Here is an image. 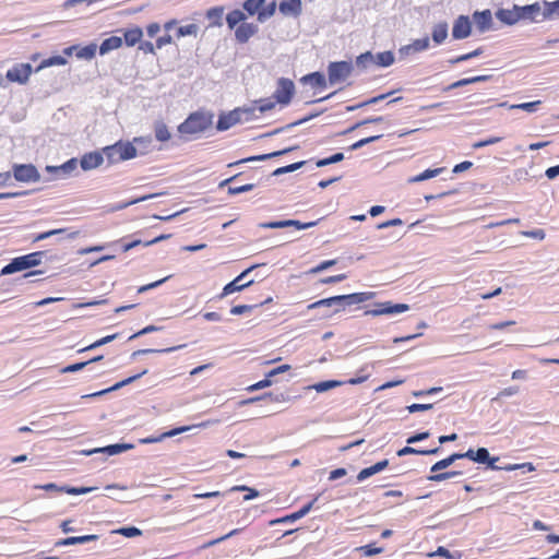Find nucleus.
<instances>
[{"label": "nucleus", "instance_id": "1", "mask_svg": "<svg viewBox=\"0 0 559 559\" xmlns=\"http://www.w3.org/2000/svg\"><path fill=\"white\" fill-rule=\"evenodd\" d=\"M213 123L212 115L205 112H192L178 126V132L183 136H194L206 131Z\"/></svg>", "mask_w": 559, "mask_h": 559}, {"label": "nucleus", "instance_id": "2", "mask_svg": "<svg viewBox=\"0 0 559 559\" xmlns=\"http://www.w3.org/2000/svg\"><path fill=\"white\" fill-rule=\"evenodd\" d=\"M103 152L111 164L128 160L136 156V148L130 142L119 141L112 145L104 147Z\"/></svg>", "mask_w": 559, "mask_h": 559}, {"label": "nucleus", "instance_id": "3", "mask_svg": "<svg viewBox=\"0 0 559 559\" xmlns=\"http://www.w3.org/2000/svg\"><path fill=\"white\" fill-rule=\"evenodd\" d=\"M41 254L43 252H33L23 257L15 258L1 270L0 275L12 274L36 266L40 263Z\"/></svg>", "mask_w": 559, "mask_h": 559}, {"label": "nucleus", "instance_id": "4", "mask_svg": "<svg viewBox=\"0 0 559 559\" xmlns=\"http://www.w3.org/2000/svg\"><path fill=\"white\" fill-rule=\"evenodd\" d=\"M353 71V64L348 61L331 62L328 67V75L330 84H336L345 81Z\"/></svg>", "mask_w": 559, "mask_h": 559}, {"label": "nucleus", "instance_id": "5", "mask_svg": "<svg viewBox=\"0 0 559 559\" xmlns=\"http://www.w3.org/2000/svg\"><path fill=\"white\" fill-rule=\"evenodd\" d=\"M295 93V85L290 79L281 78L277 81V87L273 94V98L277 104L287 106Z\"/></svg>", "mask_w": 559, "mask_h": 559}, {"label": "nucleus", "instance_id": "6", "mask_svg": "<svg viewBox=\"0 0 559 559\" xmlns=\"http://www.w3.org/2000/svg\"><path fill=\"white\" fill-rule=\"evenodd\" d=\"M12 174L15 180L21 182H36L40 175L33 164H14Z\"/></svg>", "mask_w": 559, "mask_h": 559}, {"label": "nucleus", "instance_id": "7", "mask_svg": "<svg viewBox=\"0 0 559 559\" xmlns=\"http://www.w3.org/2000/svg\"><path fill=\"white\" fill-rule=\"evenodd\" d=\"M32 74V67L28 63H21L14 66L7 72V79L11 82L24 84L28 81Z\"/></svg>", "mask_w": 559, "mask_h": 559}, {"label": "nucleus", "instance_id": "8", "mask_svg": "<svg viewBox=\"0 0 559 559\" xmlns=\"http://www.w3.org/2000/svg\"><path fill=\"white\" fill-rule=\"evenodd\" d=\"M368 378H369L368 374H364V376H359L357 378H350L347 381H336V380L322 381V382L314 384L313 389L317 392H324V391H328L330 389H333V388H336V386H340L343 384H350V385L359 384V383L367 381Z\"/></svg>", "mask_w": 559, "mask_h": 559}, {"label": "nucleus", "instance_id": "9", "mask_svg": "<svg viewBox=\"0 0 559 559\" xmlns=\"http://www.w3.org/2000/svg\"><path fill=\"white\" fill-rule=\"evenodd\" d=\"M253 269V266L245 270L241 274H239L235 280L226 284L223 288V292L219 294V298H224L227 295H230L236 292H240L243 288L248 287L252 281H249L247 283H240L242 278Z\"/></svg>", "mask_w": 559, "mask_h": 559}, {"label": "nucleus", "instance_id": "10", "mask_svg": "<svg viewBox=\"0 0 559 559\" xmlns=\"http://www.w3.org/2000/svg\"><path fill=\"white\" fill-rule=\"evenodd\" d=\"M406 304H392L391 301L380 302L376 305V309L371 310L370 313L373 316L382 314H394L401 313L408 310Z\"/></svg>", "mask_w": 559, "mask_h": 559}, {"label": "nucleus", "instance_id": "11", "mask_svg": "<svg viewBox=\"0 0 559 559\" xmlns=\"http://www.w3.org/2000/svg\"><path fill=\"white\" fill-rule=\"evenodd\" d=\"M318 221L311 222H300L297 219H286V221H274L269 223L261 224L264 228H284V227H295L296 229H305L317 225Z\"/></svg>", "mask_w": 559, "mask_h": 559}, {"label": "nucleus", "instance_id": "12", "mask_svg": "<svg viewBox=\"0 0 559 559\" xmlns=\"http://www.w3.org/2000/svg\"><path fill=\"white\" fill-rule=\"evenodd\" d=\"M472 24L466 15H460L453 25L452 36L454 39H463L471 35Z\"/></svg>", "mask_w": 559, "mask_h": 559}, {"label": "nucleus", "instance_id": "13", "mask_svg": "<svg viewBox=\"0 0 559 559\" xmlns=\"http://www.w3.org/2000/svg\"><path fill=\"white\" fill-rule=\"evenodd\" d=\"M241 115L242 111L240 109H235L226 115L219 116L216 128L221 131L228 130L241 121Z\"/></svg>", "mask_w": 559, "mask_h": 559}, {"label": "nucleus", "instance_id": "14", "mask_svg": "<svg viewBox=\"0 0 559 559\" xmlns=\"http://www.w3.org/2000/svg\"><path fill=\"white\" fill-rule=\"evenodd\" d=\"M258 33V25L254 23H241L235 29V38L238 43H247L253 35Z\"/></svg>", "mask_w": 559, "mask_h": 559}, {"label": "nucleus", "instance_id": "15", "mask_svg": "<svg viewBox=\"0 0 559 559\" xmlns=\"http://www.w3.org/2000/svg\"><path fill=\"white\" fill-rule=\"evenodd\" d=\"M280 12L285 16L298 17L302 12L301 0H284L278 5Z\"/></svg>", "mask_w": 559, "mask_h": 559}, {"label": "nucleus", "instance_id": "16", "mask_svg": "<svg viewBox=\"0 0 559 559\" xmlns=\"http://www.w3.org/2000/svg\"><path fill=\"white\" fill-rule=\"evenodd\" d=\"M312 504H313V502H309L308 504L304 506L301 509H299L296 512H293L290 514H287L285 516H282V518L275 519V520H271L269 522V525L272 526V525L281 524V523L295 522V521L304 518L311 510Z\"/></svg>", "mask_w": 559, "mask_h": 559}, {"label": "nucleus", "instance_id": "17", "mask_svg": "<svg viewBox=\"0 0 559 559\" xmlns=\"http://www.w3.org/2000/svg\"><path fill=\"white\" fill-rule=\"evenodd\" d=\"M103 162L104 157L100 153L91 152L82 156L80 164L84 170H91L99 167L103 164Z\"/></svg>", "mask_w": 559, "mask_h": 559}, {"label": "nucleus", "instance_id": "18", "mask_svg": "<svg viewBox=\"0 0 559 559\" xmlns=\"http://www.w3.org/2000/svg\"><path fill=\"white\" fill-rule=\"evenodd\" d=\"M239 177V175H235L224 181H222L219 183V187L223 188L225 186H228V194H238V193H241V192H247V191H250L254 188V185L253 183H246V185H233L237 178Z\"/></svg>", "mask_w": 559, "mask_h": 559}, {"label": "nucleus", "instance_id": "19", "mask_svg": "<svg viewBox=\"0 0 559 559\" xmlns=\"http://www.w3.org/2000/svg\"><path fill=\"white\" fill-rule=\"evenodd\" d=\"M388 465H389V461L382 460L369 467L362 468L357 475V480L362 481V480L371 477L372 475H374L379 472H382L383 469H385L388 467Z\"/></svg>", "mask_w": 559, "mask_h": 559}, {"label": "nucleus", "instance_id": "20", "mask_svg": "<svg viewBox=\"0 0 559 559\" xmlns=\"http://www.w3.org/2000/svg\"><path fill=\"white\" fill-rule=\"evenodd\" d=\"M123 40L128 47H133L139 44L143 37V31L139 26L127 28L122 32Z\"/></svg>", "mask_w": 559, "mask_h": 559}, {"label": "nucleus", "instance_id": "21", "mask_svg": "<svg viewBox=\"0 0 559 559\" xmlns=\"http://www.w3.org/2000/svg\"><path fill=\"white\" fill-rule=\"evenodd\" d=\"M302 83H308L311 87L317 90H324L326 87L325 76L321 72H312L301 78Z\"/></svg>", "mask_w": 559, "mask_h": 559}, {"label": "nucleus", "instance_id": "22", "mask_svg": "<svg viewBox=\"0 0 559 559\" xmlns=\"http://www.w3.org/2000/svg\"><path fill=\"white\" fill-rule=\"evenodd\" d=\"M474 21L476 23L477 28L480 32H485L490 28L492 24V16L489 10H485L483 12H476L474 14Z\"/></svg>", "mask_w": 559, "mask_h": 559}, {"label": "nucleus", "instance_id": "23", "mask_svg": "<svg viewBox=\"0 0 559 559\" xmlns=\"http://www.w3.org/2000/svg\"><path fill=\"white\" fill-rule=\"evenodd\" d=\"M373 296V293H354L349 295L337 296L340 304L346 301L348 305L361 304L369 300Z\"/></svg>", "mask_w": 559, "mask_h": 559}, {"label": "nucleus", "instance_id": "24", "mask_svg": "<svg viewBox=\"0 0 559 559\" xmlns=\"http://www.w3.org/2000/svg\"><path fill=\"white\" fill-rule=\"evenodd\" d=\"M122 46V38L118 36H111L103 40L99 46V53L106 55L111 50L119 49Z\"/></svg>", "mask_w": 559, "mask_h": 559}, {"label": "nucleus", "instance_id": "25", "mask_svg": "<svg viewBox=\"0 0 559 559\" xmlns=\"http://www.w3.org/2000/svg\"><path fill=\"white\" fill-rule=\"evenodd\" d=\"M520 15L522 20L537 21V15L540 13V5L533 3L524 7H519Z\"/></svg>", "mask_w": 559, "mask_h": 559}, {"label": "nucleus", "instance_id": "26", "mask_svg": "<svg viewBox=\"0 0 559 559\" xmlns=\"http://www.w3.org/2000/svg\"><path fill=\"white\" fill-rule=\"evenodd\" d=\"M498 17L500 21L512 25L519 22L521 19L519 7H514L513 10H501L498 13Z\"/></svg>", "mask_w": 559, "mask_h": 559}, {"label": "nucleus", "instance_id": "27", "mask_svg": "<svg viewBox=\"0 0 559 559\" xmlns=\"http://www.w3.org/2000/svg\"><path fill=\"white\" fill-rule=\"evenodd\" d=\"M98 538L97 535H83V536H71L63 538L59 542H57V546H71L75 544H84L88 542L96 540Z\"/></svg>", "mask_w": 559, "mask_h": 559}, {"label": "nucleus", "instance_id": "28", "mask_svg": "<svg viewBox=\"0 0 559 559\" xmlns=\"http://www.w3.org/2000/svg\"><path fill=\"white\" fill-rule=\"evenodd\" d=\"M293 150H294V147H288V148H284V150L276 151V152H272V153H269V154H263V155H259V156H251V157H248V158H243V159H241L239 162L231 163L228 166L231 167V166L240 164V163L252 162V160H266V159H270V158H273V157L286 154V153H288V152H290Z\"/></svg>", "mask_w": 559, "mask_h": 559}, {"label": "nucleus", "instance_id": "29", "mask_svg": "<svg viewBox=\"0 0 559 559\" xmlns=\"http://www.w3.org/2000/svg\"><path fill=\"white\" fill-rule=\"evenodd\" d=\"M246 14L241 10H233L226 15V23L230 29L235 28L238 24L245 23Z\"/></svg>", "mask_w": 559, "mask_h": 559}, {"label": "nucleus", "instance_id": "30", "mask_svg": "<svg viewBox=\"0 0 559 559\" xmlns=\"http://www.w3.org/2000/svg\"><path fill=\"white\" fill-rule=\"evenodd\" d=\"M76 166H78L76 159L71 158L70 160L63 163L61 166H47L46 170L48 173H55V174H59V173L68 174V173H72L73 170H75Z\"/></svg>", "mask_w": 559, "mask_h": 559}, {"label": "nucleus", "instance_id": "31", "mask_svg": "<svg viewBox=\"0 0 559 559\" xmlns=\"http://www.w3.org/2000/svg\"><path fill=\"white\" fill-rule=\"evenodd\" d=\"M488 78H489L488 75H478V76H473V78L461 79V80L448 85L447 87H444L443 91L448 92L450 90L465 86V85H468L472 83L483 82V81L488 80Z\"/></svg>", "mask_w": 559, "mask_h": 559}, {"label": "nucleus", "instance_id": "32", "mask_svg": "<svg viewBox=\"0 0 559 559\" xmlns=\"http://www.w3.org/2000/svg\"><path fill=\"white\" fill-rule=\"evenodd\" d=\"M460 459H462V455H460V453H453V454L449 455L448 457L436 462L431 466L430 472L435 473V472L444 469V468L449 467L451 464H453L456 460H460Z\"/></svg>", "mask_w": 559, "mask_h": 559}, {"label": "nucleus", "instance_id": "33", "mask_svg": "<svg viewBox=\"0 0 559 559\" xmlns=\"http://www.w3.org/2000/svg\"><path fill=\"white\" fill-rule=\"evenodd\" d=\"M445 170L444 167H439L435 169H426L423 173L416 175L415 177L409 179V182H420L424 180H428L430 178L437 177Z\"/></svg>", "mask_w": 559, "mask_h": 559}, {"label": "nucleus", "instance_id": "34", "mask_svg": "<svg viewBox=\"0 0 559 559\" xmlns=\"http://www.w3.org/2000/svg\"><path fill=\"white\" fill-rule=\"evenodd\" d=\"M448 37L447 23H439L432 29V39L437 45L442 44Z\"/></svg>", "mask_w": 559, "mask_h": 559}, {"label": "nucleus", "instance_id": "35", "mask_svg": "<svg viewBox=\"0 0 559 559\" xmlns=\"http://www.w3.org/2000/svg\"><path fill=\"white\" fill-rule=\"evenodd\" d=\"M439 451V448L430 449V450H418L412 447H404L403 449H400L397 451L399 456H404L407 454H419V455H432L437 454Z\"/></svg>", "mask_w": 559, "mask_h": 559}, {"label": "nucleus", "instance_id": "36", "mask_svg": "<svg viewBox=\"0 0 559 559\" xmlns=\"http://www.w3.org/2000/svg\"><path fill=\"white\" fill-rule=\"evenodd\" d=\"M356 64L361 69H368L371 66H376V55H372L369 51L361 53L357 57Z\"/></svg>", "mask_w": 559, "mask_h": 559}, {"label": "nucleus", "instance_id": "37", "mask_svg": "<svg viewBox=\"0 0 559 559\" xmlns=\"http://www.w3.org/2000/svg\"><path fill=\"white\" fill-rule=\"evenodd\" d=\"M265 0H246L242 4L243 10L247 11L250 15H254L255 13L259 15V12L262 10Z\"/></svg>", "mask_w": 559, "mask_h": 559}, {"label": "nucleus", "instance_id": "38", "mask_svg": "<svg viewBox=\"0 0 559 559\" xmlns=\"http://www.w3.org/2000/svg\"><path fill=\"white\" fill-rule=\"evenodd\" d=\"M155 138L159 142H166L171 138L168 127L164 122H157L154 128Z\"/></svg>", "mask_w": 559, "mask_h": 559}, {"label": "nucleus", "instance_id": "39", "mask_svg": "<svg viewBox=\"0 0 559 559\" xmlns=\"http://www.w3.org/2000/svg\"><path fill=\"white\" fill-rule=\"evenodd\" d=\"M97 50L96 44H90L85 47L78 48L76 57L79 59L91 60L95 57Z\"/></svg>", "mask_w": 559, "mask_h": 559}, {"label": "nucleus", "instance_id": "40", "mask_svg": "<svg viewBox=\"0 0 559 559\" xmlns=\"http://www.w3.org/2000/svg\"><path fill=\"white\" fill-rule=\"evenodd\" d=\"M497 460H498L497 457L490 459L489 452L485 448H479L475 452L474 461L477 463H483V464L488 463L491 467H495L493 464Z\"/></svg>", "mask_w": 559, "mask_h": 559}, {"label": "nucleus", "instance_id": "41", "mask_svg": "<svg viewBox=\"0 0 559 559\" xmlns=\"http://www.w3.org/2000/svg\"><path fill=\"white\" fill-rule=\"evenodd\" d=\"M394 55L391 51H382L376 55V66L390 67L394 62Z\"/></svg>", "mask_w": 559, "mask_h": 559}, {"label": "nucleus", "instance_id": "42", "mask_svg": "<svg viewBox=\"0 0 559 559\" xmlns=\"http://www.w3.org/2000/svg\"><path fill=\"white\" fill-rule=\"evenodd\" d=\"M67 63V59L62 56H52L47 59H44L37 70L45 69L52 66H64Z\"/></svg>", "mask_w": 559, "mask_h": 559}, {"label": "nucleus", "instance_id": "43", "mask_svg": "<svg viewBox=\"0 0 559 559\" xmlns=\"http://www.w3.org/2000/svg\"><path fill=\"white\" fill-rule=\"evenodd\" d=\"M554 15H559V0L554 2H545L543 20L551 19Z\"/></svg>", "mask_w": 559, "mask_h": 559}, {"label": "nucleus", "instance_id": "44", "mask_svg": "<svg viewBox=\"0 0 559 559\" xmlns=\"http://www.w3.org/2000/svg\"><path fill=\"white\" fill-rule=\"evenodd\" d=\"M355 550L362 554L364 556H367V557L379 555V554L383 552V548L377 547L374 544L359 546Z\"/></svg>", "mask_w": 559, "mask_h": 559}, {"label": "nucleus", "instance_id": "45", "mask_svg": "<svg viewBox=\"0 0 559 559\" xmlns=\"http://www.w3.org/2000/svg\"><path fill=\"white\" fill-rule=\"evenodd\" d=\"M230 491H246L247 493L243 497V500L245 501H249V500H252L257 497H259V491L254 488H250L246 485H237V486H234Z\"/></svg>", "mask_w": 559, "mask_h": 559}, {"label": "nucleus", "instance_id": "46", "mask_svg": "<svg viewBox=\"0 0 559 559\" xmlns=\"http://www.w3.org/2000/svg\"><path fill=\"white\" fill-rule=\"evenodd\" d=\"M340 304V298L337 296L324 298L318 301H314L308 306V309H317L320 307H331L333 305Z\"/></svg>", "mask_w": 559, "mask_h": 559}, {"label": "nucleus", "instance_id": "47", "mask_svg": "<svg viewBox=\"0 0 559 559\" xmlns=\"http://www.w3.org/2000/svg\"><path fill=\"white\" fill-rule=\"evenodd\" d=\"M462 473L459 472V471H451V472H443V473H439V474H431V475L428 476V480L435 481V483H440V481H443L445 479H450L452 477L459 476Z\"/></svg>", "mask_w": 559, "mask_h": 559}, {"label": "nucleus", "instance_id": "48", "mask_svg": "<svg viewBox=\"0 0 559 559\" xmlns=\"http://www.w3.org/2000/svg\"><path fill=\"white\" fill-rule=\"evenodd\" d=\"M199 31V27L197 24H188L180 26L177 31L178 37H185V36H197Z\"/></svg>", "mask_w": 559, "mask_h": 559}, {"label": "nucleus", "instance_id": "49", "mask_svg": "<svg viewBox=\"0 0 559 559\" xmlns=\"http://www.w3.org/2000/svg\"><path fill=\"white\" fill-rule=\"evenodd\" d=\"M112 533L122 535L128 538L140 536L142 534L141 530L135 526L120 527L115 530Z\"/></svg>", "mask_w": 559, "mask_h": 559}, {"label": "nucleus", "instance_id": "50", "mask_svg": "<svg viewBox=\"0 0 559 559\" xmlns=\"http://www.w3.org/2000/svg\"><path fill=\"white\" fill-rule=\"evenodd\" d=\"M103 359V356H97L88 361H83V362H76V364H73V365H69L67 367H64L62 369V372H76L79 370H82L86 365L91 364V362H94V361H98Z\"/></svg>", "mask_w": 559, "mask_h": 559}, {"label": "nucleus", "instance_id": "51", "mask_svg": "<svg viewBox=\"0 0 559 559\" xmlns=\"http://www.w3.org/2000/svg\"><path fill=\"white\" fill-rule=\"evenodd\" d=\"M275 10H276V2L275 1H272L266 7L263 5L262 10L259 12V21L263 22L266 19L273 16L274 13H275Z\"/></svg>", "mask_w": 559, "mask_h": 559}, {"label": "nucleus", "instance_id": "52", "mask_svg": "<svg viewBox=\"0 0 559 559\" xmlns=\"http://www.w3.org/2000/svg\"><path fill=\"white\" fill-rule=\"evenodd\" d=\"M540 105V100L530 102V103H521V104H513L510 105V109H522L528 112H533L537 109V107Z\"/></svg>", "mask_w": 559, "mask_h": 559}, {"label": "nucleus", "instance_id": "53", "mask_svg": "<svg viewBox=\"0 0 559 559\" xmlns=\"http://www.w3.org/2000/svg\"><path fill=\"white\" fill-rule=\"evenodd\" d=\"M344 159V154L343 153H335L333 154L332 156L330 157H326V158H322V159H319L316 165L318 167H324V166H328L330 164H334V163H338V162H342Z\"/></svg>", "mask_w": 559, "mask_h": 559}, {"label": "nucleus", "instance_id": "54", "mask_svg": "<svg viewBox=\"0 0 559 559\" xmlns=\"http://www.w3.org/2000/svg\"><path fill=\"white\" fill-rule=\"evenodd\" d=\"M481 53V49L480 48H477L468 53H464V55H461V56H457L453 59H450L449 62L451 64H455V63H460V62H463V61H466V60H469L472 58H475L477 56H479Z\"/></svg>", "mask_w": 559, "mask_h": 559}, {"label": "nucleus", "instance_id": "55", "mask_svg": "<svg viewBox=\"0 0 559 559\" xmlns=\"http://www.w3.org/2000/svg\"><path fill=\"white\" fill-rule=\"evenodd\" d=\"M258 104V109L260 112H266L274 109L276 100L271 98H264L255 102Z\"/></svg>", "mask_w": 559, "mask_h": 559}, {"label": "nucleus", "instance_id": "56", "mask_svg": "<svg viewBox=\"0 0 559 559\" xmlns=\"http://www.w3.org/2000/svg\"><path fill=\"white\" fill-rule=\"evenodd\" d=\"M272 383H273L272 378L267 377V374H266L263 380H260V381L249 385L247 388V390L250 391V392L258 391V390H261V389H264V388H267V386L272 385Z\"/></svg>", "mask_w": 559, "mask_h": 559}, {"label": "nucleus", "instance_id": "57", "mask_svg": "<svg viewBox=\"0 0 559 559\" xmlns=\"http://www.w3.org/2000/svg\"><path fill=\"white\" fill-rule=\"evenodd\" d=\"M206 16L210 20H214L215 24L222 25L223 8H212L207 11Z\"/></svg>", "mask_w": 559, "mask_h": 559}, {"label": "nucleus", "instance_id": "58", "mask_svg": "<svg viewBox=\"0 0 559 559\" xmlns=\"http://www.w3.org/2000/svg\"><path fill=\"white\" fill-rule=\"evenodd\" d=\"M117 336H118V334H111V335L102 337V338L97 340L96 342H94L93 344L88 345L87 347L81 349V352L93 349V348L99 347L102 345H105V344L114 341Z\"/></svg>", "mask_w": 559, "mask_h": 559}, {"label": "nucleus", "instance_id": "59", "mask_svg": "<svg viewBox=\"0 0 559 559\" xmlns=\"http://www.w3.org/2000/svg\"><path fill=\"white\" fill-rule=\"evenodd\" d=\"M335 264H336V260H325V261L321 262L320 264H318L317 266L310 269L307 273L308 274H317V273L324 271Z\"/></svg>", "mask_w": 559, "mask_h": 559}, {"label": "nucleus", "instance_id": "60", "mask_svg": "<svg viewBox=\"0 0 559 559\" xmlns=\"http://www.w3.org/2000/svg\"><path fill=\"white\" fill-rule=\"evenodd\" d=\"M304 164H305V162H297V163H294V164H290V165H287L284 167H280L274 171V175H282V174L295 171V170L299 169L300 167H302Z\"/></svg>", "mask_w": 559, "mask_h": 559}, {"label": "nucleus", "instance_id": "61", "mask_svg": "<svg viewBox=\"0 0 559 559\" xmlns=\"http://www.w3.org/2000/svg\"><path fill=\"white\" fill-rule=\"evenodd\" d=\"M409 47L414 51L426 50L429 47V39H428V37L416 39V40L413 41V44Z\"/></svg>", "mask_w": 559, "mask_h": 559}, {"label": "nucleus", "instance_id": "62", "mask_svg": "<svg viewBox=\"0 0 559 559\" xmlns=\"http://www.w3.org/2000/svg\"><path fill=\"white\" fill-rule=\"evenodd\" d=\"M518 393H519V388L518 386H509V388H506V389L501 390L497 394V396L492 399V401H498V400H501L503 397L515 395Z\"/></svg>", "mask_w": 559, "mask_h": 559}, {"label": "nucleus", "instance_id": "63", "mask_svg": "<svg viewBox=\"0 0 559 559\" xmlns=\"http://www.w3.org/2000/svg\"><path fill=\"white\" fill-rule=\"evenodd\" d=\"M501 140H502V138H500V136H491V138H488L486 140H481V141L475 142L473 144V147L474 148L485 147V146H488V145H492V144L499 143Z\"/></svg>", "mask_w": 559, "mask_h": 559}, {"label": "nucleus", "instance_id": "64", "mask_svg": "<svg viewBox=\"0 0 559 559\" xmlns=\"http://www.w3.org/2000/svg\"><path fill=\"white\" fill-rule=\"evenodd\" d=\"M156 44L154 45L151 41H140L139 43V50L143 51L144 53H151L155 55L156 51Z\"/></svg>", "mask_w": 559, "mask_h": 559}]
</instances>
